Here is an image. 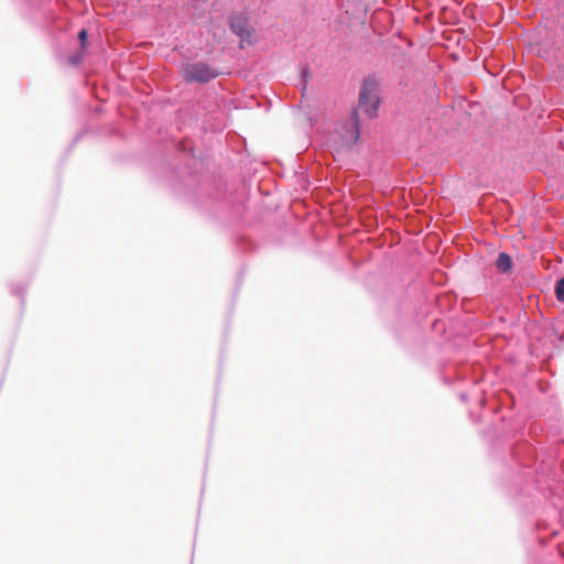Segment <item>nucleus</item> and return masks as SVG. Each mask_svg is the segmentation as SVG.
Returning a JSON list of instances; mask_svg holds the SVG:
<instances>
[{
	"instance_id": "1",
	"label": "nucleus",
	"mask_w": 564,
	"mask_h": 564,
	"mask_svg": "<svg viewBox=\"0 0 564 564\" xmlns=\"http://www.w3.org/2000/svg\"><path fill=\"white\" fill-rule=\"evenodd\" d=\"M378 106V85L373 79H367L359 94V109L372 118L377 113Z\"/></svg>"
},
{
	"instance_id": "2",
	"label": "nucleus",
	"mask_w": 564,
	"mask_h": 564,
	"mask_svg": "<svg viewBox=\"0 0 564 564\" xmlns=\"http://www.w3.org/2000/svg\"><path fill=\"white\" fill-rule=\"evenodd\" d=\"M229 26L240 37L241 47H243V43L253 44L256 42V30L247 15L238 13L230 17Z\"/></svg>"
},
{
	"instance_id": "3",
	"label": "nucleus",
	"mask_w": 564,
	"mask_h": 564,
	"mask_svg": "<svg viewBox=\"0 0 564 564\" xmlns=\"http://www.w3.org/2000/svg\"><path fill=\"white\" fill-rule=\"evenodd\" d=\"M217 76V73L204 63L188 65L184 70V77L188 82H208Z\"/></svg>"
},
{
	"instance_id": "4",
	"label": "nucleus",
	"mask_w": 564,
	"mask_h": 564,
	"mask_svg": "<svg viewBox=\"0 0 564 564\" xmlns=\"http://www.w3.org/2000/svg\"><path fill=\"white\" fill-rule=\"evenodd\" d=\"M496 267L500 272L507 273L512 269V259L506 252L499 253L496 260Z\"/></svg>"
},
{
	"instance_id": "5",
	"label": "nucleus",
	"mask_w": 564,
	"mask_h": 564,
	"mask_svg": "<svg viewBox=\"0 0 564 564\" xmlns=\"http://www.w3.org/2000/svg\"><path fill=\"white\" fill-rule=\"evenodd\" d=\"M359 138V131L357 128V123H351V130L349 131V135L346 139V143L348 145L355 144Z\"/></svg>"
},
{
	"instance_id": "6",
	"label": "nucleus",
	"mask_w": 564,
	"mask_h": 564,
	"mask_svg": "<svg viewBox=\"0 0 564 564\" xmlns=\"http://www.w3.org/2000/svg\"><path fill=\"white\" fill-rule=\"evenodd\" d=\"M555 295L557 301L564 302V278L557 281L555 285Z\"/></svg>"
},
{
	"instance_id": "7",
	"label": "nucleus",
	"mask_w": 564,
	"mask_h": 564,
	"mask_svg": "<svg viewBox=\"0 0 564 564\" xmlns=\"http://www.w3.org/2000/svg\"><path fill=\"white\" fill-rule=\"evenodd\" d=\"M87 36H88V34H87V31L85 29H82L78 32V35H77L83 53L85 52V47H86V44H87Z\"/></svg>"
},
{
	"instance_id": "8",
	"label": "nucleus",
	"mask_w": 564,
	"mask_h": 564,
	"mask_svg": "<svg viewBox=\"0 0 564 564\" xmlns=\"http://www.w3.org/2000/svg\"><path fill=\"white\" fill-rule=\"evenodd\" d=\"M80 58H82V55H79L78 57H74V56H73V57H72V61H73V63H76V62H77L78 59H80Z\"/></svg>"
}]
</instances>
